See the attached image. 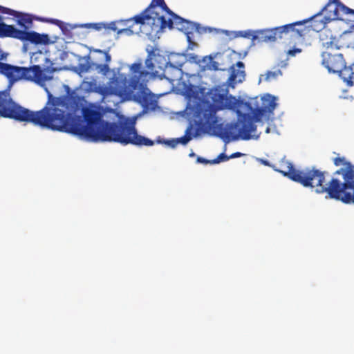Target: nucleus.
I'll list each match as a JSON object with an SVG mask.
<instances>
[{"label":"nucleus","mask_w":354,"mask_h":354,"mask_svg":"<svg viewBox=\"0 0 354 354\" xmlns=\"http://www.w3.org/2000/svg\"><path fill=\"white\" fill-rule=\"evenodd\" d=\"M91 68H0V74L6 76L12 85L20 80L44 85L53 78L55 71L73 69L75 72H88ZM48 100L39 111H31L15 102L8 90L0 91V118L31 123L54 131L77 136L91 142H114L124 145H145V137L138 134L133 122L129 118L118 122L103 120L104 113L98 107H85L82 117L73 113L80 104L75 93L59 97L46 89Z\"/></svg>","instance_id":"1"},{"label":"nucleus","mask_w":354,"mask_h":354,"mask_svg":"<svg viewBox=\"0 0 354 354\" xmlns=\"http://www.w3.org/2000/svg\"><path fill=\"white\" fill-rule=\"evenodd\" d=\"M207 100H200L195 104L187 109V114L192 116L196 127L190 124L183 137L176 139L178 143L186 145L193 137L210 132L216 129L218 122L216 112L224 109H234L238 102L235 97L221 93L218 91L209 93Z\"/></svg>","instance_id":"2"},{"label":"nucleus","mask_w":354,"mask_h":354,"mask_svg":"<svg viewBox=\"0 0 354 354\" xmlns=\"http://www.w3.org/2000/svg\"><path fill=\"white\" fill-rule=\"evenodd\" d=\"M277 98L271 94L266 93L261 97H255L245 103V106L251 112L252 115L248 113H242L238 109L240 102L237 100V106L232 109H236L239 119L236 122L227 123L225 127L223 124H216V129L219 131V135L223 138H232L236 140L241 138L248 140L252 138V133L257 130L254 122H259L263 116L273 114L277 106Z\"/></svg>","instance_id":"3"},{"label":"nucleus","mask_w":354,"mask_h":354,"mask_svg":"<svg viewBox=\"0 0 354 354\" xmlns=\"http://www.w3.org/2000/svg\"><path fill=\"white\" fill-rule=\"evenodd\" d=\"M335 166L343 165L344 168H341L335 172V174L342 175L344 182L336 178H332L327 183H325V171L319 170V177H315L314 183L315 192L317 194H331L336 196V194L342 189H351L354 190V165L351 162L346 160L344 157H336L333 160Z\"/></svg>","instance_id":"4"},{"label":"nucleus","mask_w":354,"mask_h":354,"mask_svg":"<svg viewBox=\"0 0 354 354\" xmlns=\"http://www.w3.org/2000/svg\"><path fill=\"white\" fill-rule=\"evenodd\" d=\"M32 26V14L0 5V38L27 35Z\"/></svg>","instance_id":"5"},{"label":"nucleus","mask_w":354,"mask_h":354,"mask_svg":"<svg viewBox=\"0 0 354 354\" xmlns=\"http://www.w3.org/2000/svg\"><path fill=\"white\" fill-rule=\"evenodd\" d=\"M133 73H140V76H132L128 84L125 87L126 94L132 97L133 100L140 104L145 109L155 110L157 106V101L154 98L153 94L151 93L147 87V84L143 81H140V77L149 75L148 72L140 71L141 68H130Z\"/></svg>","instance_id":"6"},{"label":"nucleus","mask_w":354,"mask_h":354,"mask_svg":"<svg viewBox=\"0 0 354 354\" xmlns=\"http://www.w3.org/2000/svg\"><path fill=\"white\" fill-rule=\"evenodd\" d=\"M272 167L274 171L305 187L315 188L314 178L316 176L318 177L317 175L319 174V169L314 167L303 170L296 169L293 165L286 158L281 160L279 168L276 165H272Z\"/></svg>","instance_id":"7"},{"label":"nucleus","mask_w":354,"mask_h":354,"mask_svg":"<svg viewBox=\"0 0 354 354\" xmlns=\"http://www.w3.org/2000/svg\"><path fill=\"white\" fill-rule=\"evenodd\" d=\"M146 50L147 56L145 60L144 66H176L171 62L169 53L164 51L157 46L148 45Z\"/></svg>","instance_id":"8"},{"label":"nucleus","mask_w":354,"mask_h":354,"mask_svg":"<svg viewBox=\"0 0 354 354\" xmlns=\"http://www.w3.org/2000/svg\"><path fill=\"white\" fill-rule=\"evenodd\" d=\"M158 7L162 12H165L168 15V19L163 15L158 16V21L161 24L160 29L163 28H167L169 30H173L174 28H178L180 26L181 21L183 20V17L172 11L167 5L165 0H158Z\"/></svg>","instance_id":"9"},{"label":"nucleus","mask_w":354,"mask_h":354,"mask_svg":"<svg viewBox=\"0 0 354 354\" xmlns=\"http://www.w3.org/2000/svg\"><path fill=\"white\" fill-rule=\"evenodd\" d=\"M161 24L154 19H151L149 21H145L144 24L140 26L139 30L136 32V35L142 36L145 35L147 39L151 41H156V40L160 39V35L165 32L167 28L160 29Z\"/></svg>","instance_id":"10"},{"label":"nucleus","mask_w":354,"mask_h":354,"mask_svg":"<svg viewBox=\"0 0 354 354\" xmlns=\"http://www.w3.org/2000/svg\"><path fill=\"white\" fill-rule=\"evenodd\" d=\"M90 53L92 54L93 63L88 66H109L111 62V55L109 53L110 48L104 50L88 48ZM88 66V65H86Z\"/></svg>","instance_id":"11"},{"label":"nucleus","mask_w":354,"mask_h":354,"mask_svg":"<svg viewBox=\"0 0 354 354\" xmlns=\"http://www.w3.org/2000/svg\"><path fill=\"white\" fill-rule=\"evenodd\" d=\"M30 63L28 66H54V61L57 57L52 59L44 56L42 51L38 50L36 52L30 53Z\"/></svg>","instance_id":"12"},{"label":"nucleus","mask_w":354,"mask_h":354,"mask_svg":"<svg viewBox=\"0 0 354 354\" xmlns=\"http://www.w3.org/2000/svg\"><path fill=\"white\" fill-rule=\"evenodd\" d=\"M177 30L180 32L191 31L192 33L196 32L198 35L205 33V26H203L199 22L192 21L184 17L180 26H178Z\"/></svg>","instance_id":"13"},{"label":"nucleus","mask_w":354,"mask_h":354,"mask_svg":"<svg viewBox=\"0 0 354 354\" xmlns=\"http://www.w3.org/2000/svg\"><path fill=\"white\" fill-rule=\"evenodd\" d=\"M57 27L61 30L62 35L68 39H73L76 35L79 38H80L81 35H82L84 37H85L86 35V32H85L77 34L72 31L77 28H81L80 24H71L61 20Z\"/></svg>","instance_id":"14"},{"label":"nucleus","mask_w":354,"mask_h":354,"mask_svg":"<svg viewBox=\"0 0 354 354\" xmlns=\"http://www.w3.org/2000/svg\"><path fill=\"white\" fill-rule=\"evenodd\" d=\"M337 6L338 0H328V3L316 13V15L320 17L324 12H328L330 15L333 13V19L339 21V19H342V17L339 16L340 9L337 8Z\"/></svg>","instance_id":"15"},{"label":"nucleus","mask_w":354,"mask_h":354,"mask_svg":"<svg viewBox=\"0 0 354 354\" xmlns=\"http://www.w3.org/2000/svg\"><path fill=\"white\" fill-rule=\"evenodd\" d=\"M31 41V44L35 46H48L50 42V36L48 33H39L35 30H31L27 34Z\"/></svg>","instance_id":"16"},{"label":"nucleus","mask_w":354,"mask_h":354,"mask_svg":"<svg viewBox=\"0 0 354 354\" xmlns=\"http://www.w3.org/2000/svg\"><path fill=\"white\" fill-rule=\"evenodd\" d=\"M336 39V36L332 34V32L330 29H326V28L320 31L319 33V40L322 42V45L324 47L327 48L331 47L335 48V49H339V46L334 44V41Z\"/></svg>","instance_id":"17"},{"label":"nucleus","mask_w":354,"mask_h":354,"mask_svg":"<svg viewBox=\"0 0 354 354\" xmlns=\"http://www.w3.org/2000/svg\"><path fill=\"white\" fill-rule=\"evenodd\" d=\"M329 73H337L338 75L346 84L348 86L354 85V72L353 68H341L339 71H335L333 68H327Z\"/></svg>","instance_id":"18"},{"label":"nucleus","mask_w":354,"mask_h":354,"mask_svg":"<svg viewBox=\"0 0 354 354\" xmlns=\"http://www.w3.org/2000/svg\"><path fill=\"white\" fill-rule=\"evenodd\" d=\"M338 193L336 196H333L331 194H327L328 198L335 200L341 201L344 203H354V190L351 189H339Z\"/></svg>","instance_id":"19"},{"label":"nucleus","mask_w":354,"mask_h":354,"mask_svg":"<svg viewBox=\"0 0 354 354\" xmlns=\"http://www.w3.org/2000/svg\"><path fill=\"white\" fill-rule=\"evenodd\" d=\"M302 49L301 48L293 46L288 50L285 51L284 54H281L278 59V62L274 66H288L290 57H295L297 55L301 53Z\"/></svg>","instance_id":"20"},{"label":"nucleus","mask_w":354,"mask_h":354,"mask_svg":"<svg viewBox=\"0 0 354 354\" xmlns=\"http://www.w3.org/2000/svg\"><path fill=\"white\" fill-rule=\"evenodd\" d=\"M259 37V42H274L276 41L275 35L272 28L254 30Z\"/></svg>","instance_id":"21"},{"label":"nucleus","mask_w":354,"mask_h":354,"mask_svg":"<svg viewBox=\"0 0 354 354\" xmlns=\"http://www.w3.org/2000/svg\"><path fill=\"white\" fill-rule=\"evenodd\" d=\"M223 55H221L222 66H227L234 64L236 59H239L238 52L236 50L228 48L225 52L221 53Z\"/></svg>","instance_id":"22"},{"label":"nucleus","mask_w":354,"mask_h":354,"mask_svg":"<svg viewBox=\"0 0 354 354\" xmlns=\"http://www.w3.org/2000/svg\"><path fill=\"white\" fill-rule=\"evenodd\" d=\"M177 55L180 57L181 56V58L183 59L177 62L178 64L177 66H183L187 62L191 64H196L197 66L198 64L199 55L195 53H180V54Z\"/></svg>","instance_id":"23"},{"label":"nucleus","mask_w":354,"mask_h":354,"mask_svg":"<svg viewBox=\"0 0 354 354\" xmlns=\"http://www.w3.org/2000/svg\"><path fill=\"white\" fill-rule=\"evenodd\" d=\"M254 32V30L252 29H247L244 30H225L224 31V34L227 36H230V39H235L237 37H243L245 39H249L250 36H252Z\"/></svg>","instance_id":"24"},{"label":"nucleus","mask_w":354,"mask_h":354,"mask_svg":"<svg viewBox=\"0 0 354 354\" xmlns=\"http://www.w3.org/2000/svg\"><path fill=\"white\" fill-rule=\"evenodd\" d=\"M158 7V0H151L149 5L145 8L142 11L147 16V17L151 19H154L158 20V16H159V12L155 11L154 10Z\"/></svg>","instance_id":"25"},{"label":"nucleus","mask_w":354,"mask_h":354,"mask_svg":"<svg viewBox=\"0 0 354 354\" xmlns=\"http://www.w3.org/2000/svg\"><path fill=\"white\" fill-rule=\"evenodd\" d=\"M272 30H274L276 40L277 39H282L283 34H288L292 30L290 24H286L282 26L273 27Z\"/></svg>","instance_id":"26"},{"label":"nucleus","mask_w":354,"mask_h":354,"mask_svg":"<svg viewBox=\"0 0 354 354\" xmlns=\"http://www.w3.org/2000/svg\"><path fill=\"white\" fill-rule=\"evenodd\" d=\"M182 32L186 37L187 46L186 49L183 50L181 53H188L189 50H192L197 44H196L194 41V33H192L191 31H185Z\"/></svg>","instance_id":"27"},{"label":"nucleus","mask_w":354,"mask_h":354,"mask_svg":"<svg viewBox=\"0 0 354 354\" xmlns=\"http://www.w3.org/2000/svg\"><path fill=\"white\" fill-rule=\"evenodd\" d=\"M223 54L221 53H212L208 55H205V56H203V57H201L199 56V60H198V66H206V65H209V62H210V59L212 58V59H220V57L221 55H222Z\"/></svg>","instance_id":"28"},{"label":"nucleus","mask_w":354,"mask_h":354,"mask_svg":"<svg viewBox=\"0 0 354 354\" xmlns=\"http://www.w3.org/2000/svg\"><path fill=\"white\" fill-rule=\"evenodd\" d=\"M8 37L16 39L21 41L23 43L22 52L25 54L27 53L28 50V45L31 44V41L30 40L27 35H12L11 37Z\"/></svg>","instance_id":"29"},{"label":"nucleus","mask_w":354,"mask_h":354,"mask_svg":"<svg viewBox=\"0 0 354 354\" xmlns=\"http://www.w3.org/2000/svg\"><path fill=\"white\" fill-rule=\"evenodd\" d=\"M71 54L75 57H77L78 61L80 62L82 59L85 60L84 63L78 62L77 64L75 66H86V65H91V63H93V59H92V55L91 53H88L87 55H84L83 57H82L80 55H76L74 53H71ZM62 66H75L73 64L69 65H63Z\"/></svg>","instance_id":"30"},{"label":"nucleus","mask_w":354,"mask_h":354,"mask_svg":"<svg viewBox=\"0 0 354 354\" xmlns=\"http://www.w3.org/2000/svg\"><path fill=\"white\" fill-rule=\"evenodd\" d=\"M80 26L81 28H92L96 31H100L105 27L104 21L82 23Z\"/></svg>","instance_id":"31"},{"label":"nucleus","mask_w":354,"mask_h":354,"mask_svg":"<svg viewBox=\"0 0 354 354\" xmlns=\"http://www.w3.org/2000/svg\"><path fill=\"white\" fill-rule=\"evenodd\" d=\"M281 75V72L280 70H277L276 71H267L266 74L261 75L260 77V81L264 80L267 82H270L273 80H275Z\"/></svg>","instance_id":"32"},{"label":"nucleus","mask_w":354,"mask_h":354,"mask_svg":"<svg viewBox=\"0 0 354 354\" xmlns=\"http://www.w3.org/2000/svg\"><path fill=\"white\" fill-rule=\"evenodd\" d=\"M150 20L147 16L145 14L143 11H141L140 13L134 15L132 17H130V21H133L134 24H139L140 26L142 24H144L145 21Z\"/></svg>","instance_id":"33"},{"label":"nucleus","mask_w":354,"mask_h":354,"mask_svg":"<svg viewBox=\"0 0 354 354\" xmlns=\"http://www.w3.org/2000/svg\"><path fill=\"white\" fill-rule=\"evenodd\" d=\"M97 92L102 96V102H104L107 97L113 94V91L107 86H99L97 88Z\"/></svg>","instance_id":"34"},{"label":"nucleus","mask_w":354,"mask_h":354,"mask_svg":"<svg viewBox=\"0 0 354 354\" xmlns=\"http://www.w3.org/2000/svg\"><path fill=\"white\" fill-rule=\"evenodd\" d=\"M310 22H311V24L307 26L308 28H310V29L313 31L319 32L325 28L324 25H323V24L320 22V20H316L313 19Z\"/></svg>","instance_id":"35"},{"label":"nucleus","mask_w":354,"mask_h":354,"mask_svg":"<svg viewBox=\"0 0 354 354\" xmlns=\"http://www.w3.org/2000/svg\"><path fill=\"white\" fill-rule=\"evenodd\" d=\"M317 17H318L317 15H316V14H315L308 18L290 23V25L292 29L295 30V27L299 26H305L307 23L310 22L313 19H315Z\"/></svg>","instance_id":"36"},{"label":"nucleus","mask_w":354,"mask_h":354,"mask_svg":"<svg viewBox=\"0 0 354 354\" xmlns=\"http://www.w3.org/2000/svg\"><path fill=\"white\" fill-rule=\"evenodd\" d=\"M337 8L340 9V12H342L344 15L354 16V9L348 7L340 0H338Z\"/></svg>","instance_id":"37"},{"label":"nucleus","mask_w":354,"mask_h":354,"mask_svg":"<svg viewBox=\"0 0 354 354\" xmlns=\"http://www.w3.org/2000/svg\"><path fill=\"white\" fill-rule=\"evenodd\" d=\"M120 66H144L143 59L142 57H138L131 64L125 63L122 60L118 61Z\"/></svg>","instance_id":"38"},{"label":"nucleus","mask_w":354,"mask_h":354,"mask_svg":"<svg viewBox=\"0 0 354 354\" xmlns=\"http://www.w3.org/2000/svg\"><path fill=\"white\" fill-rule=\"evenodd\" d=\"M122 34H125L127 36H131L133 35H135L136 32H134L132 30L131 26H127V28H119V30H118V34H117V37H115V39H118L119 35H122Z\"/></svg>","instance_id":"39"},{"label":"nucleus","mask_w":354,"mask_h":354,"mask_svg":"<svg viewBox=\"0 0 354 354\" xmlns=\"http://www.w3.org/2000/svg\"><path fill=\"white\" fill-rule=\"evenodd\" d=\"M118 21L117 20L112 21L110 22L104 21V25H105L104 29L109 30H112L113 32H116V33L118 34V30H119V28L116 26V24H118Z\"/></svg>","instance_id":"40"},{"label":"nucleus","mask_w":354,"mask_h":354,"mask_svg":"<svg viewBox=\"0 0 354 354\" xmlns=\"http://www.w3.org/2000/svg\"><path fill=\"white\" fill-rule=\"evenodd\" d=\"M176 54H180V53H176V52H170L169 53V55H170L169 57L171 59V62H173L174 65H175V66L178 65L177 64V62H178L179 61L183 60V58H181V56L180 57Z\"/></svg>","instance_id":"41"},{"label":"nucleus","mask_w":354,"mask_h":354,"mask_svg":"<svg viewBox=\"0 0 354 354\" xmlns=\"http://www.w3.org/2000/svg\"><path fill=\"white\" fill-rule=\"evenodd\" d=\"M230 159V156H227L224 153L219 154L216 158L212 160L211 164H217L222 161H227Z\"/></svg>","instance_id":"42"},{"label":"nucleus","mask_w":354,"mask_h":354,"mask_svg":"<svg viewBox=\"0 0 354 354\" xmlns=\"http://www.w3.org/2000/svg\"><path fill=\"white\" fill-rule=\"evenodd\" d=\"M308 28L307 26H305L303 28H297L295 27V30H291V32H294L297 34L298 37L304 38L306 35L305 30Z\"/></svg>","instance_id":"43"},{"label":"nucleus","mask_w":354,"mask_h":354,"mask_svg":"<svg viewBox=\"0 0 354 354\" xmlns=\"http://www.w3.org/2000/svg\"><path fill=\"white\" fill-rule=\"evenodd\" d=\"M225 30H224V29L214 28V27H211V26H205V33L208 32V33L218 34V33L222 32L224 34Z\"/></svg>","instance_id":"44"},{"label":"nucleus","mask_w":354,"mask_h":354,"mask_svg":"<svg viewBox=\"0 0 354 354\" xmlns=\"http://www.w3.org/2000/svg\"><path fill=\"white\" fill-rule=\"evenodd\" d=\"M322 19H320V22L324 25V27L326 28V25L331 21H335V19H333V17L328 13Z\"/></svg>","instance_id":"45"},{"label":"nucleus","mask_w":354,"mask_h":354,"mask_svg":"<svg viewBox=\"0 0 354 354\" xmlns=\"http://www.w3.org/2000/svg\"><path fill=\"white\" fill-rule=\"evenodd\" d=\"M259 37L257 36V35L254 31V32L252 33V36H250V38H249V39H251V43L250 44V46L247 48V50H248V51L250 50V49L252 46H255L256 41L259 42Z\"/></svg>","instance_id":"46"},{"label":"nucleus","mask_w":354,"mask_h":354,"mask_svg":"<svg viewBox=\"0 0 354 354\" xmlns=\"http://www.w3.org/2000/svg\"><path fill=\"white\" fill-rule=\"evenodd\" d=\"M60 21L61 19L52 17H46V23L56 26L57 27L59 26Z\"/></svg>","instance_id":"47"},{"label":"nucleus","mask_w":354,"mask_h":354,"mask_svg":"<svg viewBox=\"0 0 354 354\" xmlns=\"http://www.w3.org/2000/svg\"><path fill=\"white\" fill-rule=\"evenodd\" d=\"M330 55H331V54L329 53H327V52L322 53V56L323 57V59L322 61V64L323 65V66H326V67L330 66L329 62L326 59V56L330 57Z\"/></svg>","instance_id":"48"},{"label":"nucleus","mask_w":354,"mask_h":354,"mask_svg":"<svg viewBox=\"0 0 354 354\" xmlns=\"http://www.w3.org/2000/svg\"><path fill=\"white\" fill-rule=\"evenodd\" d=\"M32 18H33V21H37L42 22V23H46V17L39 16V15L32 14Z\"/></svg>","instance_id":"49"},{"label":"nucleus","mask_w":354,"mask_h":354,"mask_svg":"<svg viewBox=\"0 0 354 354\" xmlns=\"http://www.w3.org/2000/svg\"><path fill=\"white\" fill-rule=\"evenodd\" d=\"M337 56L338 61H339V62H340L339 66H344V67L347 66L346 62L345 59H344L343 55L339 53Z\"/></svg>","instance_id":"50"},{"label":"nucleus","mask_w":354,"mask_h":354,"mask_svg":"<svg viewBox=\"0 0 354 354\" xmlns=\"http://www.w3.org/2000/svg\"><path fill=\"white\" fill-rule=\"evenodd\" d=\"M222 66L221 62H219L218 60L216 61L215 59H211L209 65H206L205 66Z\"/></svg>","instance_id":"51"},{"label":"nucleus","mask_w":354,"mask_h":354,"mask_svg":"<svg viewBox=\"0 0 354 354\" xmlns=\"http://www.w3.org/2000/svg\"><path fill=\"white\" fill-rule=\"evenodd\" d=\"M165 143L171 148H174L178 145V141L176 140V139H173L167 141Z\"/></svg>","instance_id":"52"},{"label":"nucleus","mask_w":354,"mask_h":354,"mask_svg":"<svg viewBox=\"0 0 354 354\" xmlns=\"http://www.w3.org/2000/svg\"><path fill=\"white\" fill-rule=\"evenodd\" d=\"M196 161L198 163H203V164H208V163L211 164V162H212V160H207L202 157H198Z\"/></svg>","instance_id":"53"},{"label":"nucleus","mask_w":354,"mask_h":354,"mask_svg":"<svg viewBox=\"0 0 354 354\" xmlns=\"http://www.w3.org/2000/svg\"><path fill=\"white\" fill-rule=\"evenodd\" d=\"M68 53L67 51L62 50L59 53V59L62 61L64 60L68 57Z\"/></svg>","instance_id":"54"},{"label":"nucleus","mask_w":354,"mask_h":354,"mask_svg":"<svg viewBox=\"0 0 354 354\" xmlns=\"http://www.w3.org/2000/svg\"><path fill=\"white\" fill-rule=\"evenodd\" d=\"M229 66H245V64L241 61V59H236L234 64L230 65Z\"/></svg>","instance_id":"55"},{"label":"nucleus","mask_w":354,"mask_h":354,"mask_svg":"<svg viewBox=\"0 0 354 354\" xmlns=\"http://www.w3.org/2000/svg\"><path fill=\"white\" fill-rule=\"evenodd\" d=\"M248 53L249 51L247 49L244 50L243 53H238L239 59H244L248 55Z\"/></svg>","instance_id":"56"},{"label":"nucleus","mask_w":354,"mask_h":354,"mask_svg":"<svg viewBox=\"0 0 354 354\" xmlns=\"http://www.w3.org/2000/svg\"><path fill=\"white\" fill-rule=\"evenodd\" d=\"M59 39V37L57 35H53L51 37H50V42L49 44H53L57 41Z\"/></svg>","instance_id":"57"},{"label":"nucleus","mask_w":354,"mask_h":354,"mask_svg":"<svg viewBox=\"0 0 354 354\" xmlns=\"http://www.w3.org/2000/svg\"><path fill=\"white\" fill-rule=\"evenodd\" d=\"M353 31H354V30H353V29L351 28V25H350L349 28H348L347 30H344V31L342 33V35H340V37H342V35H346L351 34V33H352Z\"/></svg>","instance_id":"58"},{"label":"nucleus","mask_w":354,"mask_h":354,"mask_svg":"<svg viewBox=\"0 0 354 354\" xmlns=\"http://www.w3.org/2000/svg\"><path fill=\"white\" fill-rule=\"evenodd\" d=\"M165 69H169L171 71H177L179 73L180 77H181V75L183 74L182 68H165Z\"/></svg>","instance_id":"59"},{"label":"nucleus","mask_w":354,"mask_h":354,"mask_svg":"<svg viewBox=\"0 0 354 354\" xmlns=\"http://www.w3.org/2000/svg\"><path fill=\"white\" fill-rule=\"evenodd\" d=\"M118 24H122L124 26H127L128 23L130 22V18L125 19H119L117 20Z\"/></svg>","instance_id":"60"},{"label":"nucleus","mask_w":354,"mask_h":354,"mask_svg":"<svg viewBox=\"0 0 354 354\" xmlns=\"http://www.w3.org/2000/svg\"><path fill=\"white\" fill-rule=\"evenodd\" d=\"M243 154L241 152H235L230 156V158L241 157Z\"/></svg>","instance_id":"61"},{"label":"nucleus","mask_w":354,"mask_h":354,"mask_svg":"<svg viewBox=\"0 0 354 354\" xmlns=\"http://www.w3.org/2000/svg\"><path fill=\"white\" fill-rule=\"evenodd\" d=\"M339 21H343L346 24H349L351 22V20L348 19H345L342 17V19H339Z\"/></svg>","instance_id":"62"},{"label":"nucleus","mask_w":354,"mask_h":354,"mask_svg":"<svg viewBox=\"0 0 354 354\" xmlns=\"http://www.w3.org/2000/svg\"><path fill=\"white\" fill-rule=\"evenodd\" d=\"M207 68H202V71H205L206 70ZM208 69H210V70H214V71H218V70H224V68H207Z\"/></svg>","instance_id":"63"},{"label":"nucleus","mask_w":354,"mask_h":354,"mask_svg":"<svg viewBox=\"0 0 354 354\" xmlns=\"http://www.w3.org/2000/svg\"><path fill=\"white\" fill-rule=\"evenodd\" d=\"M100 68V71L104 73H106V72L109 71V70H110V68H106V67Z\"/></svg>","instance_id":"64"}]
</instances>
